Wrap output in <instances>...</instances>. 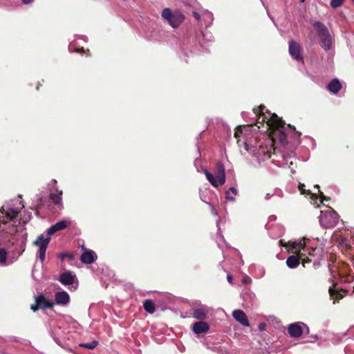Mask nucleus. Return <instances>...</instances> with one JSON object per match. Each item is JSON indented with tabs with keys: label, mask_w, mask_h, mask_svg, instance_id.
Listing matches in <instances>:
<instances>
[{
	"label": "nucleus",
	"mask_w": 354,
	"mask_h": 354,
	"mask_svg": "<svg viewBox=\"0 0 354 354\" xmlns=\"http://www.w3.org/2000/svg\"><path fill=\"white\" fill-rule=\"evenodd\" d=\"M254 113L258 116L257 122H266L268 126L269 136L271 139L276 142L279 141L281 145L288 143L287 135L286 133V122L276 113H271L263 105H260L253 109Z\"/></svg>",
	"instance_id": "nucleus-1"
},
{
	"label": "nucleus",
	"mask_w": 354,
	"mask_h": 354,
	"mask_svg": "<svg viewBox=\"0 0 354 354\" xmlns=\"http://www.w3.org/2000/svg\"><path fill=\"white\" fill-rule=\"evenodd\" d=\"M311 26L315 38L320 46L326 51L332 49L335 40L326 26L322 22L315 21Z\"/></svg>",
	"instance_id": "nucleus-2"
},
{
	"label": "nucleus",
	"mask_w": 354,
	"mask_h": 354,
	"mask_svg": "<svg viewBox=\"0 0 354 354\" xmlns=\"http://www.w3.org/2000/svg\"><path fill=\"white\" fill-rule=\"evenodd\" d=\"M243 134V129L241 127H238L235 129L234 137L237 139V144L239 147L242 145L246 151H248L252 155L259 158L260 156H266L268 153L266 148L263 146L262 143H259L255 140V145H251L249 142L244 141L241 142L240 140L241 136Z\"/></svg>",
	"instance_id": "nucleus-3"
},
{
	"label": "nucleus",
	"mask_w": 354,
	"mask_h": 354,
	"mask_svg": "<svg viewBox=\"0 0 354 354\" xmlns=\"http://www.w3.org/2000/svg\"><path fill=\"white\" fill-rule=\"evenodd\" d=\"M325 208L320 211L319 223L324 227H333L338 223L339 216L332 207L326 206Z\"/></svg>",
	"instance_id": "nucleus-4"
},
{
	"label": "nucleus",
	"mask_w": 354,
	"mask_h": 354,
	"mask_svg": "<svg viewBox=\"0 0 354 354\" xmlns=\"http://www.w3.org/2000/svg\"><path fill=\"white\" fill-rule=\"evenodd\" d=\"M50 241V237L44 238L43 234H40L33 243L35 245L39 246L37 257L41 263H43L45 260L46 252Z\"/></svg>",
	"instance_id": "nucleus-5"
},
{
	"label": "nucleus",
	"mask_w": 354,
	"mask_h": 354,
	"mask_svg": "<svg viewBox=\"0 0 354 354\" xmlns=\"http://www.w3.org/2000/svg\"><path fill=\"white\" fill-rule=\"evenodd\" d=\"M35 304L31 305V310L34 312L38 309H47L52 308L53 307V303L47 300L43 295L35 297Z\"/></svg>",
	"instance_id": "nucleus-6"
},
{
	"label": "nucleus",
	"mask_w": 354,
	"mask_h": 354,
	"mask_svg": "<svg viewBox=\"0 0 354 354\" xmlns=\"http://www.w3.org/2000/svg\"><path fill=\"white\" fill-rule=\"evenodd\" d=\"M304 256L297 254V255H291L288 257L286 260V264L290 268H295L300 263V261H301V263L303 264V266H305V263L308 262V258L306 257V259L304 257Z\"/></svg>",
	"instance_id": "nucleus-7"
},
{
	"label": "nucleus",
	"mask_w": 354,
	"mask_h": 354,
	"mask_svg": "<svg viewBox=\"0 0 354 354\" xmlns=\"http://www.w3.org/2000/svg\"><path fill=\"white\" fill-rule=\"evenodd\" d=\"M289 53L290 56L297 61L303 62V56L301 54L300 45L294 41H289Z\"/></svg>",
	"instance_id": "nucleus-8"
},
{
	"label": "nucleus",
	"mask_w": 354,
	"mask_h": 354,
	"mask_svg": "<svg viewBox=\"0 0 354 354\" xmlns=\"http://www.w3.org/2000/svg\"><path fill=\"white\" fill-rule=\"evenodd\" d=\"M306 240L308 239H304V240H299L298 241H288V244L290 245V249L288 250V252L297 253L305 257V254L301 252V250H304L306 247Z\"/></svg>",
	"instance_id": "nucleus-9"
},
{
	"label": "nucleus",
	"mask_w": 354,
	"mask_h": 354,
	"mask_svg": "<svg viewBox=\"0 0 354 354\" xmlns=\"http://www.w3.org/2000/svg\"><path fill=\"white\" fill-rule=\"evenodd\" d=\"M330 297L333 303L339 301L347 294V289H328Z\"/></svg>",
	"instance_id": "nucleus-10"
},
{
	"label": "nucleus",
	"mask_w": 354,
	"mask_h": 354,
	"mask_svg": "<svg viewBox=\"0 0 354 354\" xmlns=\"http://www.w3.org/2000/svg\"><path fill=\"white\" fill-rule=\"evenodd\" d=\"M185 16L179 11H175L173 12L171 18L169 22L171 26L173 28H178L180 24L184 21Z\"/></svg>",
	"instance_id": "nucleus-11"
},
{
	"label": "nucleus",
	"mask_w": 354,
	"mask_h": 354,
	"mask_svg": "<svg viewBox=\"0 0 354 354\" xmlns=\"http://www.w3.org/2000/svg\"><path fill=\"white\" fill-rule=\"evenodd\" d=\"M50 201L57 205L59 208L63 207L62 204V191H59L57 189H55V192L50 194Z\"/></svg>",
	"instance_id": "nucleus-12"
},
{
	"label": "nucleus",
	"mask_w": 354,
	"mask_h": 354,
	"mask_svg": "<svg viewBox=\"0 0 354 354\" xmlns=\"http://www.w3.org/2000/svg\"><path fill=\"white\" fill-rule=\"evenodd\" d=\"M233 317L245 326H249V322L245 313L241 310H235L232 313Z\"/></svg>",
	"instance_id": "nucleus-13"
},
{
	"label": "nucleus",
	"mask_w": 354,
	"mask_h": 354,
	"mask_svg": "<svg viewBox=\"0 0 354 354\" xmlns=\"http://www.w3.org/2000/svg\"><path fill=\"white\" fill-rule=\"evenodd\" d=\"M97 258L95 253L92 250H87L83 252L80 257V260L82 263L86 264H91L93 263Z\"/></svg>",
	"instance_id": "nucleus-14"
},
{
	"label": "nucleus",
	"mask_w": 354,
	"mask_h": 354,
	"mask_svg": "<svg viewBox=\"0 0 354 354\" xmlns=\"http://www.w3.org/2000/svg\"><path fill=\"white\" fill-rule=\"evenodd\" d=\"M75 276L70 272H65L59 277L60 282L64 286H70L74 283Z\"/></svg>",
	"instance_id": "nucleus-15"
},
{
	"label": "nucleus",
	"mask_w": 354,
	"mask_h": 354,
	"mask_svg": "<svg viewBox=\"0 0 354 354\" xmlns=\"http://www.w3.org/2000/svg\"><path fill=\"white\" fill-rule=\"evenodd\" d=\"M67 222L65 221H61L55 223L49 227L47 230V233L49 236L53 235L54 233L64 230L67 227Z\"/></svg>",
	"instance_id": "nucleus-16"
},
{
	"label": "nucleus",
	"mask_w": 354,
	"mask_h": 354,
	"mask_svg": "<svg viewBox=\"0 0 354 354\" xmlns=\"http://www.w3.org/2000/svg\"><path fill=\"white\" fill-rule=\"evenodd\" d=\"M216 169V178L218 179L220 184H224L225 182V171L223 165L221 162H218Z\"/></svg>",
	"instance_id": "nucleus-17"
},
{
	"label": "nucleus",
	"mask_w": 354,
	"mask_h": 354,
	"mask_svg": "<svg viewBox=\"0 0 354 354\" xmlns=\"http://www.w3.org/2000/svg\"><path fill=\"white\" fill-rule=\"evenodd\" d=\"M209 328V325L204 322H198L193 325V330L196 334L206 333Z\"/></svg>",
	"instance_id": "nucleus-18"
},
{
	"label": "nucleus",
	"mask_w": 354,
	"mask_h": 354,
	"mask_svg": "<svg viewBox=\"0 0 354 354\" xmlns=\"http://www.w3.org/2000/svg\"><path fill=\"white\" fill-rule=\"evenodd\" d=\"M288 330L290 335L295 337H299L302 333V329L298 324H290Z\"/></svg>",
	"instance_id": "nucleus-19"
},
{
	"label": "nucleus",
	"mask_w": 354,
	"mask_h": 354,
	"mask_svg": "<svg viewBox=\"0 0 354 354\" xmlns=\"http://www.w3.org/2000/svg\"><path fill=\"white\" fill-rule=\"evenodd\" d=\"M55 300L58 304L66 305L69 301V296L66 292H59L55 295Z\"/></svg>",
	"instance_id": "nucleus-20"
},
{
	"label": "nucleus",
	"mask_w": 354,
	"mask_h": 354,
	"mask_svg": "<svg viewBox=\"0 0 354 354\" xmlns=\"http://www.w3.org/2000/svg\"><path fill=\"white\" fill-rule=\"evenodd\" d=\"M327 88L330 92L337 93L342 88V84L337 79H333L328 84Z\"/></svg>",
	"instance_id": "nucleus-21"
},
{
	"label": "nucleus",
	"mask_w": 354,
	"mask_h": 354,
	"mask_svg": "<svg viewBox=\"0 0 354 354\" xmlns=\"http://www.w3.org/2000/svg\"><path fill=\"white\" fill-rule=\"evenodd\" d=\"M207 313L206 308H197L194 310L193 317L198 319H204L206 317Z\"/></svg>",
	"instance_id": "nucleus-22"
},
{
	"label": "nucleus",
	"mask_w": 354,
	"mask_h": 354,
	"mask_svg": "<svg viewBox=\"0 0 354 354\" xmlns=\"http://www.w3.org/2000/svg\"><path fill=\"white\" fill-rule=\"evenodd\" d=\"M205 174L208 180V181L212 184L214 187H217L219 185H223V184H220L218 179L216 178L212 173L209 172L207 170L205 171Z\"/></svg>",
	"instance_id": "nucleus-23"
},
{
	"label": "nucleus",
	"mask_w": 354,
	"mask_h": 354,
	"mask_svg": "<svg viewBox=\"0 0 354 354\" xmlns=\"http://www.w3.org/2000/svg\"><path fill=\"white\" fill-rule=\"evenodd\" d=\"M237 193H238V192L235 187H230L228 189V190H227L225 192V198L228 201H234L235 198L234 196H236L237 194Z\"/></svg>",
	"instance_id": "nucleus-24"
},
{
	"label": "nucleus",
	"mask_w": 354,
	"mask_h": 354,
	"mask_svg": "<svg viewBox=\"0 0 354 354\" xmlns=\"http://www.w3.org/2000/svg\"><path fill=\"white\" fill-rule=\"evenodd\" d=\"M19 214V211L15 208H9L6 212V216L9 221H12Z\"/></svg>",
	"instance_id": "nucleus-25"
},
{
	"label": "nucleus",
	"mask_w": 354,
	"mask_h": 354,
	"mask_svg": "<svg viewBox=\"0 0 354 354\" xmlns=\"http://www.w3.org/2000/svg\"><path fill=\"white\" fill-rule=\"evenodd\" d=\"M144 308L147 312L149 313H153L155 312L154 304L151 300H146L145 301Z\"/></svg>",
	"instance_id": "nucleus-26"
},
{
	"label": "nucleus",
	"mask_w": 354,
	"mask_h": 354,
	"mask_svg": "<svg viewBox=\"0 0 354 354\" xmlns=\"http://www.w3.org/2000/svg\"><path fill=\"white\" fill-rule=\"evenodd\" d=\"M173 13L169 8H165L162 11V17L169 22Z\"/></svg>",
	"instance_id": "nucleus-27"
},
{
	"label": "nucleus",
	"mask_w": 354,
	"mask_h": 354,
	"mask_svg": "<svg viewBox=\"0 0 354 354\" xmlns=\"http://www.w3.org/2000/svg\"><path fill=\"white\" fill-rule=\"evenodd\" d=\"M97 344H98V342L96 340H94L90 343L81 344H80V346L81 347H84L86 348L93 349L97 346Z\"/></svg>",
	"instance_id": "nucleus-28"
},
{
	"label": "nucleus",
	"mask_w": 354,
	"mask_h": 354,
	"mask_svg": "<svg viewBox=\"0 0 354 354\" xmlns=\"http://www.w3.org/2000/svg\"><path fill=\"white\" fill-rule=\"evenodd\" d=\"M7 258V252L4 248H0V263H5Z\"/></svg>",
	"instance_id": "nucleus-29"
},
{
	"label": "nucleus",
	"mask_w": 354,
	"mask_h": 354,
	"mask_svg": "<svg viewBox=\"0 0 354 354\" xmlns=\"http://www.w3.org/2000/svg\"><path fill=\"white\" fill-rule=\"evenodd\" d=\"M344 0H331L330 6L333 8H338L344 3Z\"/></svg>",
	"instance_id": "nucleus-30"
},
{
	"label": "nucleus",
	"mask_w": 354,
	"mask_h": 354,
	"mask_svg": "<svg viewBox=\"0 0 354 354\" xmlns=\"http://www.w3.org/2000/svg\"><path fill=\"white\" fill-rule=\"evenodd\" d=\"M58 257L61 260H64L65 258L73 259L74 255L72 253H60V254H59Z\"/></svg>",
	"instance_id": "nucleus-31"
},
{
	"label": "nucleus",
	"mask_w": 354,
	"mask_h": 354,
	"mask_svg": "<svg viewBox=\"0 0 354 354\" xmlns=\"http://www.w3.org/2000/svg\"><path fill=\"white\" fill-rule=\"evenodd\" d=\"M251 282H252V279L247 275L243 276L241 279V283H242L241 284L243 286H248V285L251 284Z\"/></svg>",
	"instance_id": "nucleus-32"
},
{
	"label": "nucleus",
	"mask_w": 354,
	"mask_h": 354,
	"mask_svg": "<svg viewBox=\"0 0 354 354\" xmlns=\"http://www.w3.org/2000/svg\"><path fill=\"white\" fill-rule=\"evenodd\" d=\"M304 187H305V185L304 183H299L298 189L300 192V194H310V190L309 189L306 190L304 189Z\"/></svg>",
	"instance_id": "nucleus-33"
},
{
	"label": "nucleus",
	"mask_w": 354,
	"mask_h": 354,
	"mask_svg": "<svg viewBox=\"0 0 354 354\" xmlns=\"http://www.w3.org/2000/svg\"><path fill=\"white\" fill-rule=\"evenodd\" d=\"M315 187H317L319 190V192L320 193V202L321 203H323L324 201H329L330 200V197L325 196L322 192L319 190V185H315Z\"/></svg>",
	"instance_id": "nucleus-34"
},
{
	"label": "nucleus",
	"mask_w": 354,
	"mask_h": 354,
	"mask_svg": "<svg viewBox=\"0 0 354 354\" xmlns=\"http://www.w3.org/2000/svg\"><path fill=\"white\" fill-rule=\"evenodd\" d=\"M310 196H311V203H313V205L315 206V210H317V208L319 207V205H315V203H317V200L318 199V197L317 196V195L315 194H313V193H311Z\"/></svg>",
	"instance_id": "nucleus-35"
},
{
	"label": "nucleus",
	"mask_w": 354,
	"mask_h": 354,
	"mask_svg": "<svg viewBox=\"0 0 354 354\" xmlns=\"http://www.w3.org/2000/svg\"><path fill=\"white\" fill-rule=\"evenodd\" d=\"M279 243H280V245H281L282 247L288 248V250L290 249V245L288 244V242L286 243V242H283V240H280Z\"/></svg>",
	"instance_id": "nucleus-36"
},
{
	"label": "nucleus",
	"mask_w": 354,
	"mask_h": 354,
	"mask_svg": "<svg viewBox=\"0 0 354 354\" xmlns=\"http://www.w3.org/2000/svg\"><path fill=\"white\" fill-rule=\"evenodd\" d=\"M193 16L195 17L196 19H197L198 21H200L201 20V15L196 12H193Z\"/></svg>",
	"instance_id": "nucleus-37"
},
{
	"label": "nucleus",
	"mask_w": 354,
	"mask_h": 354,
	"mask_svg": "<svg viewBox=\"0 0 354 354\" xmlns=\"http://www.w3.org/2000/svg\"><path fill=\"white\" fill-rule=\"evenodd\" d=\"M227 279L229 281V283H232L233 277L232 274H227Z\"/></svg>",
	"instance_id": "nucleus-38"
},
{
	"label": "nucleus",
	"mask_w": 354,
	"mask_h": 354,
	"mask_svg": "<svg viewBox=\"0 0 354 354\" xmlns=\"http://www.w3.org/2000/svg\"><path fill=\"white\" fill-rule=\"evenodd\" d=\"M75 51L76 53H83V52H84V49L83 47H82L80 48H76Z\"/></svg>",
	"instance_id": "nucleus-39"
},
{
	"label": "nucleus",
	"mask_w": 354,
	"mask_h": 354,
	"mask_svg": "<svg viewBox=\"0 0 354 354\" xmlns=\"http://www.w3.org/2000/svg\"><path fill=\"white\" fill-rule=\"evenodd\" d=\"M318 339L317 335H311V342Z\"/></svg>",
	"instance_id": "nucleus-40"
},
{
	"label": "nucleus",
	"mask_w": 354,
	"mask_h": 354,
	"mask_svg": "<svg viewBox=\"0 0 354 354\" xmlns=\"http://www.w3.org/2000/svg\"><path fill=\"white\" fill-rule=\"evenodd\" d=\"M23 1L24 3H29L30 2H32L33 0H21Z\"/></svg>",
	"instance_id": "nucleus-41"
},
{
	"label": "nucleus",
	"mask_w": 354,
	"mask_h": 354,
	"mask_svg": "<svg viewBox=\"0 0 354 354\" xmlns=\"http://www.w3.org/2000/svg\"><path fill=\"white\" fill-rule=\"evenodd\" d=\"M310 250H311V256H313V254L312 253V252H313H313H314V251H315V249H314V248H313V246H311Z\"/></svg>",
	"instance_id": "nucleus-42"
},
{
	"label": "nucleus",
	"mask_w": 354,
	"mask_h": 354,
	"mask_svg": "<svg viewBox=\"0 0 354 354\" xmlns=\"http://www.w3.org/2000/svg\"><path fill=\"white\" fill-rule=\"evenodd\" d=\"M335 286H336V285H335V284H334L333 286H330L329 288H335Z\"/></svg>",
	"instance_id": "nucleus-43"
},
{
	"label": "nucleus",
	"mask_w": 354,
	"mask_h": 354,
	"mask_svg": "<svg viewBox=\"0 0 354 354\" xmlns=\"http://www.w3.org/2000/svg\"><path fill=\"white\" fill-rule=\"evenodd\" d=\"M263 324H261V325H260V328H261V329H262V328H263Z\"/></svg>",
	"instance_id": "nucleus-44"
},
{
	"label": "nucleus",
	"mask_w": 354,
	"mask_h": 354,
	"mask_svg": "<svg viewBox=\"0 0 354 354\" xmlns=\"http://www.w3.org/2000/svg\"><path fill=\"white\" fill-rule=\"evenodd\" d=\"M287 128H292V127H291L290 124H288V125L287 126Z\"/></svg>",
	"instance_id": "nucleus-45"
},
{
	"label": "nucleus",
	"mask_w": 354,
	"mask_h": 354,
	"mask_svg": "<svg viewBox=\"0 0 354 354\" xmlns=\"http://www.w3.org/2000/svg\"><path fill=\"white\" fill-rule=\"evenodd\" d=\"M300 1L303 3L305 1V0H300Z\"/></svg>",
	"instance_id": "nucleus-46"
},
{
	"label": "nucleus",
	"mask_w": 354,
	"mask_h": 354,
	"mask_svg": "<svg viewBox=\"0 0 354 354\" xmlns=\"http://www.w3.org/2000/svg\"><path fill=\"white\" fill-rule=\"evenodd\" d=\"M353 288H354V286H353Z\"/></svg>",
	"instance_id": "nucleus-47"
},
{
	"label": "nucleus",
	"mask_w": 354,
	"mask_h": 354,
	"mask_svg": "<svg viewBox=\"0 0 354 354\" xmlns=\"http://www.w3.org/2000/svg\"><path fill=\"white\" fill-rule=\"evenodd\" d=\"M354 1V0H353Z\"/></svg>",
	"instance_id": "nucleus-48"
}]
</instances>
